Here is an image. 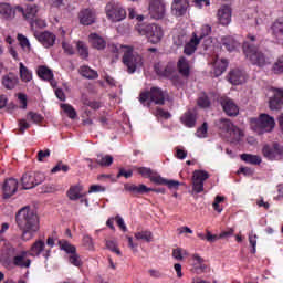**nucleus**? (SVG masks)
Returning <instances> with one entry per match:
<instances>
[{
  "label": "nucleus",
  "instance_id": "1",
  "mask_svg": "<svg viewBox=\"0 0 283 283\" xmlns=\"http://www.w3.org/2000/svg\"><path fill=\"white\" fill-rule=\"evenodd\" d=\"M17 224L22 231V240L28 242L34 238V233L41 229L39 214L30 207L21 208L15 214Z\"/></svg>",
  "mask_w": 283,
  "mask_h": 283
},
{
  "label": "nucleus",
  "instance_id": "2",
  "mask_svg": "<svg viewBox=\"0 0 283 283\" xmlns=\"http://www.w3.org/2000/svg\"><path fill=\"white\" fill-rule=\"evenodd\" d=\"M138 23L135 24L134 31L138 36H146L149 43L156 45V43H160L163 41V36L165 35L163 31V27L156 23H147L145 22V17L140 15L137 18Z\"/></svg>",
  "mask_w": 283,
  "mask_h": 283
},
{
  "label": "nucleus",
  "instance_id": "3",
  "mask_svg": "<svg viewBox=\"0 0 283 283\" xmlns=\"http://www.w3.org/2000/svg\"><path fill=\"white\" fill-rule=\"evenodd\" d=\"M248 41L243 42V53L245 54L247 59L252 63V65H256L258 67H264L266 65L268 60L266 55L262 53V51L258 50L255 43L254 35H248Z\"/></svg>",
  "mask_w": 283,
  "mask_h": 283
},
{
  "label": "nucleus",
  "instance_id": "4",
  "mask_svg": "<svg viewBox=\"0 0 283 283\" xmlns=\"http://www.w3.org/2000/svg\"><path fill=\"white\" fill-rule=\"evenodd\" d=\"M138 101L144 107H151V103L155 105H164L165 92L158 86H153L149 91L140 92Z\"/></svg>",
  "mask_w": 283,
  "mask_h": 283
},
{
  "label": "nucleus",
  "instance_id": "5",
  "mask_svg": "<svg viewBox=\"0 0 283 283\" xmlns=\"http://www.w3.org/2000/svg\"><path fill=\"white\" fill-rule=\"evenodd\" d=\"M250 125L253 132L262 136V134H269L275 129V118L262 113L259 118H251Z\"/></svg>",
  "mask_w": 283,
  "mask_h": 283
},
{
  "label": "nucleus",
  "instance_id": "6",
  "mask_svg": "<svg viewBox=\"0 0 283 283\" xmlns=\"http://www.w3.org/2000/svg\"><path fill=\"white\" fill-rule=\"evenodd\" d=\"M214 125L219 128L221 134H226L232 143L235 140H240V136H242V130L233 125V122H231V119L220 118L214 122Z\"/></svg>",
  "mask_w": 283,
  "mask_h": 283
},
{
  "label": "nucleus",
  "instance_id": "7",
  "mask_svg": "<svg viewBox=\"0 0 283 283\" xmlns=\"http://www.w3.org/2000/svg\"><path fill=\"white\" fill-rule=\"evenodd\" d=\"M123 63L126 65L128 74H134L138 67H143V56L134 53V49L128 46L127 50L124 51Z\"/></svg>",
  "mask_w": 283,
  "mask_h": 283
},
{
  "label": "nucleus",
  "instance_id": "8",
  "mask_svg": "<svg viewBox=\"0 0 283 283\" xmlns=\"http://www.w3.org/2000/svg\"><path fill=\"white\" fill-rule=\"evenodd\" d=\"M105 12L108 21H112V23H119V21L127 19V11L118 2H108L105 7Z\"/></svg>",
  "mask_w": 283,
  "mask_h": 283
},
{
  "label": "nucleus",
  "instance_id": "9",
  "mask_svg": "<svg viewBox=\"0 0 283 283\" xmlns=\"http://www.w3.org/2000/svg\"><path fill=\"white\" fill-rule=\"evenodd\" d=\"M45 181V175L43 172H27L21 178L22 188L28 189H34V187H38V185H41Z\"/></svg>",
  "mask_w": 283,
  "mask_h": 283
},
{
  "label": "nucleus",
  "instance_id": "10",
  "mask_svg": "<svg viewBox=\"0 0 283 283\" xmlns=\"http://www.w3.org/2000/svg\"><path fill=\"white\" fill-rule=\"evenodd\" d=\"M19 12H23V7H12V4L8 2L0 3V19H3L4 21H13Z\"/></svg>",
  "mask_w": 283,
  "mask_h": 283
},
{
  "label": "nucleus",
  "instance_id": "11",
  "mask_svg": "<svg viewBox=\"0 0 283 283\" xmlns=\"http://www.w3.org/2000/svg\"><path fill=\"white\" fill-rule=\"evenodd\" d=\"M148 10L151 19L160 20L165 19L167 7L163 0H149Z\"/></svg>",
  "mask_w": 283,
  "mask_h": 283
},
{
  "label": "nucleus",
  "instance_id": "12",
  "mask_svg": "<svg viewBox=\"0 0 283 283\" xmlns=\"http://www.w3.org/2000/svg\"><path fill=\"white\" fill-rule=\"evenodd\" d=\"M262 154L268 160H280L283 155V147L279 143L266 144L262 148Z\"/></svg>",
  "mask_w": 283,
  "mask_h": 283
},
{
  "label": "nucleus",
  "instance_id": "13",
  "mask_svg": "<svg viewBox=\"0 0 283 283\" xmlns=\"http://www.w3.org/2000/svg\"><path fill=\"white\" fill-rule=\"evenodd\" d=\"M209 180V172L206 170H195L192 174V190L195 193L205 191V181Z\"/></svg>",
  "mask_w": 283,
  "mask_h": 283
},
{
  "label": "nucleus",
  "instance_id": "14",
  "mask_svg": "<svg viewBox=\"0 0 283 283\" xmlns=\"http://www.w3.org/2000/svg\"><path fill=\"white\" fill-rule=\"evenodd\" d=\"M35 36L36 41L43 45V48L50 49L54 48V44L56 43V34L50 31H44V32H39L35 31L33 33Z\"/></svg>",
  "mask_w": 283,
  "mask_h": 283
},
{
  "label": "nucleus",
  "instance_id": "15",
  "mask_svg": "<svg viewBox=\"0 0 283 283\" xmlns=\"http://www.w3.org/2000/svg\"><path fill=\"white\" fill-rule=\"evenodd\" d=\"M270 32L274 41L283 45V18H277L271 23Z\"/></svg>",
  "mask_w": 283,
  "mask_h": 283
},
{
  "label": "nucleus",
  "instance_id": "16",
  "mask_svg": "<svg viewBox=\"0 0 283 283\" xmlns=\"http://www.w3.org/2000/svg\"><path fill=\"white\" fill-rule=\"evenodd\" d=\"M78 20L81 25H93L96 23V11L94 9H82L78 12Z\"/></svg>",
  "mask_w": 283,
  "mask_h": 283
},
{
  "label": "nucleus",
  "instance_id": "17",
  "mask_svg": "<svg viewBox=\"0 0 283 283\" xmlns=\"http://www.w3.org/2000/svg\"><path fill=\"white\" fill-rule=\"evenodd\" d=\"M220 103L227 116H238V114H240V108L233 99L229 97H221Z\"/></svg>",
  "mask_w": 283,
  "mask_h": 283
},
{
  "label": "nucleus",
  "instance_id": "18",
  "mask_svg": "<svg viewBox=\"0 0 283 283\" xmlns=\"http://www.w3.org/2000/svg\"><path fill=\"white\" fill-rule=\"evenodd\" d=\"M1 83L4 90H15L20 84L19 75L14 72H9L2 76Z\"/></svg>",
  "mask_w": 283,
  "mask_h": 283
},
{
  "label": "nucleus",
  "instance_id": "19",
  "mask_svg": "<svg viewBox=\"0 0 283 283\" xmlns=\"http://www.w3.org/2000/svg\"><path fill=\"white\" fill-rule=\"evenodd\" d=\"M18 189H19V181L17 179L14 178L7 179L2 187L4 198H12V196H14Z\"/></svg>",
  "mask_w": 283,
  "mask_h": 283
},
{
  "label": "nucleus",
  "instance_id": "20",
  "mask_svg": "<svg viewBox=\"0 0 283 283\" xmlns=\"http://www.w3.org/2000/svg\"><path fill=\"white\" fill-rule=\"evenodd\" d=\"M177 70L182 78H189V76H191V64L185 56L179 57L177 62Z\"/></svg>",
  "mask_w": 283,
  "mask_h": 283
},
{
  "label": "nucleus",
  "instance_id": "21",
  "mask_svg": "<svg viewBox=\"0 0 283 283\" xmlns=\"http://www.w3.org/2000/svg\"><path fill=\"white\" fill-rule=\"evenodd\" d=\"M188 8L189 2L187 0H174L171 4L172 14H175V17H185Z\"/></svg>",
  "mask_w": 283,
  "mask_h": 283
},
{
  "label": "nucleus",
  "instance_id": "22",
  "mask_svg": "<svg viewBox=\"0 0 283 283\" xmlns=\"http://www.w3.org/2000/svg\"><path fill=\"white\" fill-rule=\"evenodd\" d=\"M272 92H273V97L269 102L270 109H282L283 90L282 88H273Z\"/></svg>",
  "mask_w": 283,
  "mask_h": 283
},
{
  "label": "nucleus",
  "instance_id": "23",
  "mask_svg": "<svg viewBox=\"0 0 283 283\" xmlns=\"http://www.w3.org/2000/svg\"><path fill=\"white\" fill-rule=\"evenodd\" d=\"M198 45H200V39H198V33H192V38L184 46V54H186V56H191V54H195L198 50Z\"/></svg>",
  "mask_w": 283,
  "mask_h": 283
},
{
  "label": "nucleus",
  "instance_id": "24",
  "mask_svg": "<svg viewBox=\"0 0 283 283\" xmlns=\"http://www.w3.org/2000/svg\"><path fill=\"white\" fill-rule=\"evenodd\" d=\"M217 17L221 25H229L231 23V7L222 6L218 10Z\"/></svg>",
  "mask_w": 283,
  "mask_h": 283
},
{
  "label": "nucleus",
  "instance_id": "25",
  "mask_svg": "<svg viewBox=\"0 0 283 283\" xmlns=\"http://www.w3.org/2000/svg\"><path fill=\"white\" fill-rule=\"evenodd\" d=\"M207 271V265L205 264V259L198 254H192V269L191 272L200 275Z\"/></svg>",
  "mask_w": 283,
  "mask_h": 283
},
{
  "label": "nucleus",
  "instance_id": "26",
  "mask_svg": "<svg viewBox=\"0 0 283 283\" xmlns=\"http://www.w3.org/2000/svg\"><path fill=\"white\" fill-rule=\"evenodd\" d=\"M13 264L20 269H30L32 260L28 259V252L22 251L13 258Z\"/></svg>",
  "mask_w": 283,
  "mask_h": 283
},
{
  "label": "nucleus",
  "instance_id": "27",
  "mask_svg": "<svg viewBox=\"0 0 283 283\" xmlns=\"http://www.w3.org/2000/svg\"><path fill=\"white\" fill-rule=\"evenodd\" d=\"M125 191H128L129 193H133L134 196H143V193H149L151 191V188H148L144 184H140L139 186H136L134 184H126L124 186Z\"/></svg>",
  "mask_w": 283,
  "mask_h": 283
},
{
  "label": "nucleus",
  "instance_id": "28",
  "mask_svg": "<svg viewBox=\"0 0 283 283\" xmlns=\"http://www.w3.org/2000/svg\"><path fill=\"white\" fill-rule=\"evenodd\" d=\"M151 182L155 185H165L168 189H175V191H178V188L180 187V181L174 179L169 180L163 177H151Z\"/></svg>",
  "mask_w": 283,
  "mask_h": 283
},
{
  "label": "nucleus",
  "instance_id": "29",
  "mask_svg": "<svg viewBox=\"0 0 283 283\" xmlns=\"http://www.w3.org/2000/svg\"><path fill=\"white\" fill-rule=\"evenodd\" d=\"M229 82L232 85H242V83L247 82V76L244 75V72L235 69V70L230 71Z\"/></svg>",
  "mask_w": 283,
  "mask_h": 283
},
{
  "label": "nucleus",
  "instance_id": "30",
  "mask_svg": "<svg viewBox=\"0 0 283 283\" xmlns=\"http://www.w3.org/2000/svg\"><path fill=\"white\" fill-rule=\"evenodd\" d=\"M88 41L92 48H94L95 50H105V48H107V42L105 41V39H103L97 33H91L88 35Z\"/></svg>",
  "mask_w": 283,
  "mask_h": 283
},
{
  "label": "nucleus",
  "instance_id": "31",
  "mask_svg": "<svg viewBox=\"0 0 283 283\" xmlns=\"http://www.w3.org/2000/svg\"><path fill=\"white\" fill-rule=\"evenodd\" d=\"M39 12V6L36 4H28L24 9L22 7V12H19L20 17H23L27 21H32L34 17H36Z\"/></svg>",
  "mask_w": 283,
  "mask_h": 283
},
{
  "label": "nucleus",
  "instance_id": "32",
  "mask_svg": "<svg viewBox=\"0 0 283 283\" xmlns=\"http://www.w3.org/2000/svg\"><path fill=\"white\" fill-rule=\"evenodd\" d=\"M213 74L216 77L222 76L224 72H227V67H229V61L227 59H217L213 62Z\"/></svg>",
  "mask_w": 283,
  "mask_h": 283
},
{
  "label": "nucleus",
  "instance_id": "33",
  "mask_svg": "<svg viewBox=\"0 0 283 283\" xmlns=\"http://www.w3.org/2000/svg\"><path fill=\"white\" fill-rule=\"evenodd\" d=\"M19 77L22 83H31L32 78H34L32 71L23 62L19 63Z\"/></svg>",
  "mask_w": 283,
  "mask_h": 283
},
{
  "label": "nucleus",
  "instance_id": "34",
  "mask_svg": "<svg viewBox=\"0 0 283 283\" xmlns=\"http://www.w3.org/2000/svg\"><path fill=\"white\" fill-rule=\"evenodd\" d=\"M78 73L83 76V78H87L88 81H96L98 78V72L88 65H83L78 69Z\"/></svg>",
  "mask_w": 283,
  "mask_h": 283
},
{
  "label": "nucleus",
  "instance_id": "35",
  "mask_svg": "<svg viewBox=\"0 0 283 283\" xmlns=\"http://www.w3.org/2000/svg\"><path fill=\"white\" fill-rule=\"evenodd\" d=\"M36 75L41 81H52L54 78V72H52L46 65L38 66Z\"/></svg>",
  "mask_w": 283,
  "mask_h": 283
},
{
  "label": "nucleus",
  "instance_id": "36",
  "mask_svg": "<svg viewBox=\"0 0 283 283\" xmlns=\"http://www.w3.org/2000/svg\"><path fill=\"white\" fill-rule=\"evenodd\" d=\"M155 72L158 76H163L164 78H171V76H174V66L166 65L163 67L160 64H157L155 65Z\"/></svg>",
  "mask_w": 283,
  "mask_h": 283
},
{
  "label": "nucleus",
  "instance_id": "37",
  "mask_svg": "<svg viewBox=\"0 0 283 283\" xmlns=\"http://www.w3.org/2000/svg\"><path fill=\"white\" fill-rule=\"evenodd\" d=\"M57 244L60 247V250L64 251L66 255H72V253L76 252V245L70 243V241L65 239L59 240Z\"/></svg>",
  "mask_w": 283,
  "mask_h": 283
},
{
  "label": "nucleus",
  "instance_id": "38",
  "mask_svg": "<svg viewBox=\"0 0 283 283\" xmlns=\"http://www.w3.org/2000/svg\"><path fill=\"white\" fill-rule=\"evenodd\" d=\"M83 186L76 185V186H71L69 191H67V197L71 200H81L83 198Z\"/></svg>",
  "mask_w": 283,
  "mask_h": 283
},
{
  "label": "nucleus",
  "instance_id": "39",
  "mask_svg": "<svg viewBox=\"0 0 283 283\" xmlns=\"http://www.w3.org/2000/svg\"><path fill=\"white\" fill-rule=\"evenodd\" d=\"M44 249H45V242L43 240H38L32 244L30 249V255H32L33 258H36L41 255V253H43Z\"/></svg>",
  "mask_w": 283,
  "mask_h": 283
},
{
  "label": "nucleus",
  "instance_id": "40",
  "mask_svg": "<svg viewBox=\"0 0 283 283\" xmlns=\"http://www.w3.org/2000/svg\"><path fill=\"white\" fill-rule=\"evenodd\" d=\"M182 125H185L186 127H196V114L191 113V112H187L184 114V116H181L180 118Z\"/></svg>",
  "mask_w": 283,
  "mask_h": 283
},
{
  "label": "nucleus",
  "instance_id": "41",
  "mask_svg": "<svg viewBox=\"0 0 283 283\" xmlns=\"http://www.w3.org/2000/svg\"><path fill=\"white\" fill-rule=\"evenodd\" d=\"M221 44L223 45V48H226V50H228V52H233L238 48V45H240L238 41H235V39H233L232 36L222 38Z\"/></svg>",
  "mask_w": 283,
  "mask_h": 283
},
{
  "label": "nucleus",
  "instance_id": "42",
  "mask_svg": "<svg viewBox=\"0 0 283 283\" xmlns=\"http://www.w3.org/2000/svg\"><path fill=\"white\" fill-rule=\"evenodd\" d=\"M241 160L243 163H248V165H261L262 164V157L258 155H251V154H242L240 156Z\"/></svg>",
  "mask_w": 283,
  "mask_h": 283
},
{
  "label": "nucleus",
  "instance_id": "43",
  "mask_svg": "<svg viewBox=\"0 0 283 283\" xmlns=\"http://www.w3.org/2000/svg\"><path fill=\"white\" fill-rule=\"evenodd\" d=\"M114 157L112 155H97V165L99 167H112Z\"/></svg>",
  "mask_w": 283,
  "mask_h": 283
},
{
  "label": "nucleus",
  "instance_id": "44",
  "mask_svg": "<svg viewBox=\"0 0 283 283\" xmlns=\"http://www.w3.org/2000/svg\"><path fill=\"white\" fill-rule=\"evenodd\" d=\"M77 53L80 55V59L86 60L90 56V49L87 48V44L83 41H78L76 44Z\"/></svg>",
  "mask_w": 283,
  "mask_h": 283
},
{
  "label": "nucleus",
  "instance_id": "45",
  "mask_svg": "<svg viewBox=\"0 0 283 283\" xmlns=\"http://www.w3.org/2000/svg\"><path fill=\"white\" fill-rule=\"evenodd\" d=\"M30 25H31V30L33 32H36V30H43V28H48V22H45L44 19L35 18L31 20Z\"/></svg>",
  "mask_w": 283,
  "mask_h": 283
},
{
  "label": "nucleus",
  "instance_id": "46",
  "mask_svg": "<svg viewBox=\"0 0 283 283\" xmlns=\"http://www.w3.org/2000/svg\"><path fill=\"white\" fill-rule=\"evenodd\" d=\"M137 174H139V176H143V178H149L150 182L151 178H160L159 175H154V170H151V168L147 167L137 168Z\"/></svg>",
  "mask_w": 283,
  "mask_h": 283
},
{
  "label": "nucleus",
  "instance_id": "47",
  "mask_svg": "<svg viewBox=\"0 0 283 283\" xmlns=\"http://www.w3.org/2000/svg\"><path fill=\"white\" fill-rule=\"evenodd\" d=\"M60 107L61 109H63L64 114H66V116H69L72 120L76 118L77 113L74 106L70 104H61Z\"/></svg>",
  "mask_w": 283,
  "mask_h": 283
},
{
  "label": "nucleus",
  "instance_id": "48",
  "mask_svg": "<svg viewBox=\"0 0 283 283\" xmlns=\"http://www.w3.org/2000/svg\"><path fill=\"white\" fill-rule=\"evenodd\" d=\"M69 262L73 266H77V268L83 266V260L81 259V254L77 253L76 251L72 254H69Z\"/></svg>",
  "mask_w": 283,
  "mask_h": 283
},
{
  "label": "nucleus",
  "instance_id": "49",
  "mask_svg": "<svg viewBox=\"0 0 283 283\" xmlns=\"http://www.w3.org/2000/svg\"><path fill=\"white\" fill-rule=\"evenodd\" d=\"M136 240H144V242H151L154 240V234L151 231H140L135 233Z\"/></svg>",
  "mask_w": 283,
  "mask_h": 283
},
{
  "label": "nucleus",
  "instance_id": "50",
  "mask_svg": "<svg viewBox=\"0 0 283 283\" xmlns=\"http://www.w3.org/2000/svg\"><path fill=\"white\" fill-rule=\"evenodd\" d=\"M193 34H197L199 42L205 39V36H209L211 34V25L203 24L199 32H193Z\"/></svg>",
  "mask_w": 283,
  "mask_h": 283
},
{
  "label": "nucleus",
  "instance_id": "51",
  "mask_svg": "<svg viewBox=\"0 0 283 283\" xmlns=\"http://www.w3.org/2000/svg\"><path fill=\"white\" fill-rule=\"evenodd\" d=\"M127 48H129V46L120 45V44H111L108 46V49L112 52V54L115 55V59H118V54H120V50H124V52H125V51H127Z\"/></svg>",
  "mask_w": 283,
  "mask_h": 283
},
{
  "label": "nucleus",
  "instance_id": "52",
  "mask_svg": "<svg viewBox=\"0 0 283 283\" xmlns=\"http://www.w3.org/2000/svg\"><path fill=\"white\" fill-rule=\"evenodd\" d=\"M59 171H63V174H67L70 171V166L63 164V161H59L52 169V174H59Z\"/></svg>",
  "mask_w": 283,
  "mask_h": 283
},
{
  "label": "nucleus",
  "instance_id": "53",
  "mask_svg": "<svg viewBox=\"0 0 283 283\" xmlns=\"http://www.w3.org/2000/svg\"><path fill=\"white\" fill-rule=\"evenodd\" d=\"M106 248L112 251V253H116V255H123V252H120V249H118V243L113 240L106 241Z\"/></svg>",
  "mask_w": 283,
  "mask_h": 283
},
{
  "label": "nucleus",
  "instance_id": "54",
  "mask_svg": "<svg viewBox=\"0 0 283 283\" xmlns=\"http://www.w3.org/2000/svg\"><path fill=\"white\" fill-rule=\"evenodd\" d=\"M274 74H282L283 73V56H280L276 62L273 64L272 67Z\"/></svg>",
  "mask_w": 283,
  "mask_h": 283
},
{
  "label": "nucleus",
  "instance_id": "55",
  "mask_svg": "<svg viewBox=\"0 0 283 283\" xmlns=\"http://www.w3.org/2000/svg\"><path fill=\"white\" fill-rule=\"evenodd\" d=\"M198 105L199 107H202L203 109H207L211 105V101L207 95H202L198 98Z\"/></svg>",
  "mask_w": 283,
  "mask_h": 283
},
{
  "label": "nucleus",
  "instance_id": "56",
  "mask_svg": "<svg viewBox=\"0 0 283 283\" xmlns=\"http://www.w3.org/2000/svg\"><path fill=\"white\" fill-rule=\"evenodd\" d=\"M209 129V125L207 124V122H205L201 127H199L197 129V136L198 138H207V132Z\"/></svg>",
  "mask_w": 283,
  "mask_h": 283
},
{
  "label": "nucleus",
  "instance_id": "57",
  "mask_svg": "<svg viewBox=\"0 0 283 283\" xmlns=\"http://www.w3.org/2000/svg\"><path fill=\"white\" fill-rule=\"evenodd\" d=\"M249 243L252 247L251 253L255 254V247H258V234L250 233L249 234Z\"/></svg>",
  "mask_w": 283,
  "mask_h": 283
},
{
  "label": "nucleus",
  "instance_id": "58",
  "mask_svg": "<svg viewBox=\"0 0 283 283\" xmlns=\"http://www.w3.org/2000/svg\"><path fill=\"white\" fill-rule=\"evenodd\" d=\"M28 118H30V120H32L33 123H43V116H41V114L34 113V112H29L28 114Z\"/></svg>",
  "mask_w": 283,
  "mask_h": 283
},
{
  "label": "nucleus",
  "instance_id": "59",
  "mask_svg": "<svg viewBox=\"0 0 283 283\" xmlns=\"http://www.w3.org/2000/svg\"><path fill=\"white\" fill-rule=\"evenodd\" d=\"M115 220H116V224L117 227H119V229L124 232V233H127V226L125 224V220L123 219V217L120 216H116L115 217Z\"/></svg>",
  "mask_w": 283,
  "mask_h": 283
},
{
  "label": "nucleus",
  "instance_id": "60",
  "mask_svg": "<svg viewBox=\"0 0 283 283\" xmlns=\"http://www.w3.org/2000/svg\"><path fill=\"white\" fill-rule=\"evenodd\" d=\"M18 41H19L21 48H23V49H25V48L30 49V40H28V39L25 38V35H23V34H18Z\"/></svg>",
  "mask_w": 283,
  "mask_h": 283
},
{
  "label": "nucleus",
  "instance_id": "61",
  "mask_svg": "<svg viewBox=\"0 0 283 283\" xmlns=\"http://www.w3.org/2000/svg\"><path fill=\"white\" fill-rule=\"evenodd\" d=\"M83 244L84 247H87V249H94V239H92L90 234H85L83 237Z\"/></svg>",
  "mask_w": 283,
  "mask_h": 283
},
{
  "label": "nucleus",
  "instance_id": "62",
  "mask_svg": "<svg viewBox=\"0 0 283 283\" xmlns=\"http://www.w3.org/2000/svg\"><path fill=\"white\" fill-rule=\"evenodd\" d=\"M50 149H45V150H40L38 153V161L39 163H43V160H45V158H50Z\"/></svg>",
  "mask_w": 283,
  "mask_h": 283
},
{
  "label": "nucleus",
  "instance_id": "63",
  "mask_svg": "<svg viewBox=\"0 0 283 283\" xmlns=\"http://www.w3.org/2000/svg\"><path fill=\"white\" fill-rule=\"evenodd\" d=\"M25 129H30V123L25 119L19 120V132L20 134H25Z\"/></svg>",
  "mask_w": 283,
  "mask_h": 283
},
{
  "label": "nucleus",
  "instance_id": "64",
  "mask_svg": "<svg viewBox=\"0 0 283 283\" xmlns=\"http://www.w3.org/2000/svg\"><path fill=\"white\" fill-rule=\"evenodd\" d=\"M62 48L65 52V54H69L70 56L74 55V46L67 42H62Z\"/></svg>",
  "mask_w": 283,
  "mask_h": 283
}]
</instances>
